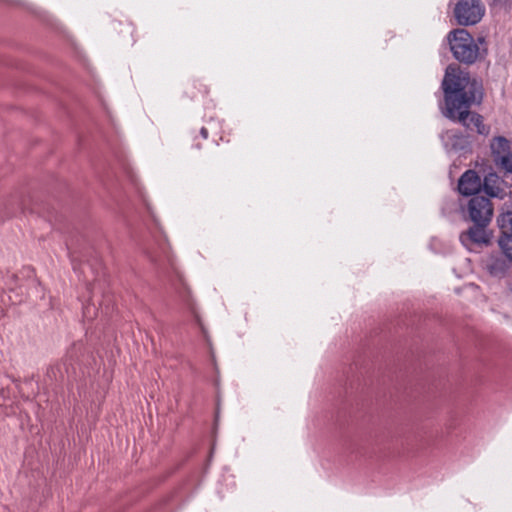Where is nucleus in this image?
<instances>
[{
  "mask_svg": "<svg viewBox=\"0 0 512 512\" xmlns=\"http://www.w3.org/2000/svg\"><path fill=\"white\" fill-rule=\"evenodd\" d=\"M468 214L474 223L488 224L493 215L491 201L484 196L472 197L468 202Z\"/></svg>",
  "mask_w": 512,
  "mask_h": 512,
  "instance_id": "nucleus-4",
  "label": "nucleus"
},
{
  "mask_svg": "<svg viewBox=\"0 0 512 512\" xmlns=\"http://www.w3.org/2000/svg\"><path fill=\"white\" fill-rule=\"evenodd\" d=\"M485 14L481 0H459L454 7V16L459 25H475Z\"/></svg>",
  "mask_w": 512,
  "mask_h": 512,
  "instance_id": "nucleus-3",
  "label": "nucleus"
},
{
  "mask_svg": "<svg viewBox=\"0 0 512 512\" xmlns=\"http://www.w3.org/2000/svg\"><path fill=\"white\" fill-rule=\"evenodd\" d=\"M498 226L501 230V236L512 237V211L502 213L498 219Z\"/></svg>",
  "mask_w": 512,
  "mask_h": 512,
  "instance_id": "nucleus-11",
  "label": "nucleus"
},
{
  "mask_svg": "<svg viewBox=\"0 0 512 512\" xmlns=\"http://www.w3.org/2000/svg\"><path fill=\"white\" fill-rule=\"evenodd\" d=\"M485 193L491 197H502L503 189L499 185V178L496 174H489L482 182Z\"/></svg>",
  "mask_w": 512,
  "mask_h": 512,
  "instance_id": "nucleus-10",
  "label": "nucleus"
},
{
  "mask_svg": "<svg viewBox=\"0 0 512 512\" xmlns=\"http://www.w3.org/2000/svg\"><path fill=\"white\" fill-rule=\"evenodd\" d=\"M481 188V178L474 170L466 171L459 179L458 191L462 195L470 196L477 194Z\"/></svg>",
  "mask_w": 512,
  "mask_h": 512,
  "instance_id": "nucleus-7",
  "label": "nucleus"
},
{
  "mask_svg": "<svg viewBox=\"0 0 512 512\" xmlns=\"http://www.w3.org/2000/svg\"><path fill=\"white\" fill-rule=\"evenodd\" d=\"M490 148L495 163L501 157L512 152L510 141L503 136L494 137L490 143Z\"/></svg>",
  "mask_w": 512,
  "mask_h": 512,
  "instance_id": "nucleus-9",
  "label": "nucleus"
},
{
  "mask_svg": "<svg viewBox=\"0 0 512 512\" xmlns=\"http://www.w3.org/2000/svg\"><path fill=\"white\" fill-rule=\"evenodd\" d=\"M487 272L496 278H502L509 269V262L500 255H490L484 261Z\"/></svg>",
  "mask_w": 512,
  "mask_h": 512,
  "instance_id": "nucleus-8",
  "label": "nucleus"
},
{
  "mask_svg": "<svg viewBox=\"0 0 512 512\" xmlns=\"http://www.w3.org/2000/svg\"><path fill=\"white\" fill-rule=\"evenodd\" d=\"M200 134L201 136L206 139L208 137V131L205 127H202L201 130H200Z\"/></svg>",
  "mask_w": 512,
  "mask_h": 512,
  "instance_id": "nucleus-15",
  "label": "nucleus"
},
{
  "mask_svg": "<svg viewBox=\"0 0 512 512\" xmlns=\"http://www.w3.org/2000/svg\"><path fill=\"white\" fill-rule=\"evenodd\" d=\"M448 41L455 59L466 64H472L477 60L480 55L479 44L484 43L483 38L480 37L475 40L471 34L463 28L451 31L448 34Z\"/></svg>",
  "mask_w": 512,
  "mask_h": 512,
  "instance_id": "nucleus-2",
  "label": "nucleus"
},
{
  "mask_svg": "<svg viewBox=\"0 0 512 512\" xmlns=\"http://www.w3.org/2000/svg\"><path fill=\"white\" fill-rule=\"evenodd\" d=\"M98 315V308L94 300L87 302L83 306V317L87 321H91Z\"/></svg>",
  "mask_w": 512,
  "mask_h": 512,
  "instance_id": "nucleus-13",
  "label": "nucleus"
},
{
  "mask_svg": "<svg viewBox=\"0 0 512 512\" xmlns=\"http://www.w3.org/2000/svg\"><path fill=\"white\" fill-rule=\"evenodd\" d=\"M495 164L497 167L504 170L505 173H512V151L506 156L501 157L500 160H497Z\"/></svg>",
  "mask_w": 512,
  "mask_h": 512,
  "instance_id": "nucleus-14",
  "label": "nucleus"
},
{
  "mask_svg": "<svg viewBox=\"0 0 512 512\" xmlns=\"http://www.w3.org/2000/svg\"><path fill=\"white\" fill-rule=\"evenodd\" d=\"M442 89L444 92L443 115L462 124L468 130L475 129L478 134L487 136L490 128L483 123V117L470 111L473 104H479L482 101V84L471 78L467 72L449 65L442 81Z\"/></svg>",
  "mask_w": 512,
  "mask_h": 512,
  "instance_id": "nucleus-1",
  "label": "nucleus"
},
{
  "mask_svg": "<svg viewBox=\"0 0 512 512\" xmlns=\"http://www.w3.org/2000/svg\"><path fill=\"white\" fill-rule=\"evenodd\" d=\"M486 225L484 223H475L473 227L460 235V241L467 250L473 251L475 246L488 242V236L485 231Z\"/></svg>",
  "mask_w": 512,
  "mask_h": 512,
  "instance_id": "nucleus-6",
  "label": "nucleus"
},
{
  "mask_svg": "<svg viewBox=\"0 0 512 512\" xmlns=\"http://www.w3.org/2000/svg\"><path fill=\"white\" fill-rule=\"evenodd\" d=\"M498 243L507 260L512 262V237L500 236Z\"/></svg>",
  "mask_w": 512,
  "mask_h": 512,
  "instance_id": "nucleus-12",
  "label": "nucleus"
},
{
  "mask_svg": "<svg viewBox=\"0 0 512 512\" xmlns=\"http://www.w3.org/2000/svg\"><path fill=\"white\" fill-rule=\"evenodd\" d=\"M442 143L448 152L467 153L471 149L472 138L468 134H463L457 130H447L441 135Z\"/></svg>",
  "mask_w": 512,
  "mask_h": 512,
  "instance_id": "nucleus-5",
  "label": "nucleus"
}]
</instances>
